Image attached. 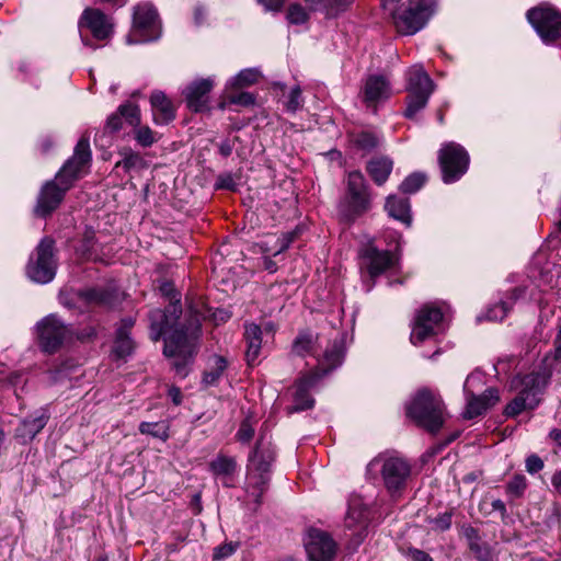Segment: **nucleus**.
<instances>
[{
  "label": "nucleus",
  "mask_w": 561,
  "mask_h": 561,
  "mask_svg": "<svg viewBox=\"0 0 561 561\" xmlns=\"http://www.w3.org/2000/svg\"><path fill=\"white\" fill-rule=\"evenodd\" d=\"M160 291L174 301L165 310L156 309L150 311V337L156 342L165 335L163 354L173 359L172 365L176 374L185 377L187 365L196 353L199 324L195 320L190 328L179 327L178 320L182 313V307L180 299L176 298V295H173V285L165 282L160 286Z\"/></svg>",
  "instance_id": "1"
},
{
  "label": "nucleus",
  "mask_w": 561,
  "mask_h": 561,
  "mask_svg": "<svg viewBox=\"0 0 561 561\" xmlns=\"http://www.w3.org/2000/svg\"><path fill=\"white\" fill-rule=\"evenodd\" d=\"M91 161L89 138L82 136L75 147L71 158L67 160L55 179L46 182L39 191L34 213L46 217L53 213L64 199L65 193L79 179Z\"/></svg>",
  "instance_id": "2"
},
{
  "label": "nucleus",
  "mask_w": 561,
  "mask_h": 561,
  "mask_svg": "<svg viewBox=\"0 0 561 561\" xmlns=\"http://www.w3.org/2000/svg\"><path fill=\"white\" fill-rule=\"evenodd\" d=\"M367 474L370 478L380 476L387 492L391 497H398L405 489L411 476V465L398 454L386 451L368 462Z\"/></svg>",
  "instance_id": "3"
},
{
  "label": "nucleus",
  "mask_w": 561,
  "mask_h": 561,
  "mask_svg": "<svg viewBox=\"0 0 561 561\" xmlns=\"http://www.w3.org/2000/svg\"><path fill=\"white\" fill-rule=\"evenodd\" d=\"M274 461V449L270 442L259 439L247 467L245 492L247 496L257 506L261 497L267 490L271 479V466Z\"/></svg>",
  "instance_id": "4"
},
{
  "label": "nucleus",
  "mask_w": 561,
  "mask_h": 561,
  "mask_svg": "<svg viewBox=\"0 0 561 561\" xmlns=\"http://www.w3.org/2000/svg\"><path fill=\"white\" fill-rule=\"evenodd\" d=\"M551 371L543 367L524 376H516L511 381V388L517 396L506 405V416H516L524 410L534 409L540 401V394L547 387Z\"/></svg>",
  "instance_id": "5"
},
{
  "label": "nucleus",
  "mask_w": 561,
  "mask_h": 561,
  "mask_svg": "<svg viewBox=\"0 0 561 561\" xmlns=\"http://www.w3.org/2000/svg\"><path fill=\"white\" fill-rule=\"evenodd\" d=\"M407 414L419 426L436 433L444 424V404L439 397L427 389L416 392L407 407Z\"/></svg>",
  "instance_id": "6"
},
{
  "label": "nucleus",
  "mask_w": 561,
  "mask_h": 561,
  "mask_svg": "<svg viewBox=\"0 0 561 561\" xmlns=\"http://www.w3.org/2000/svg\"><path fill=\"white\" fill-rule=\"evenodd\" d=\"M405 76L409 94L407 96L404 116L412 119L426 107L435 90V83L421 65H414L409 68Z\"/></svg>",
  "instance_id": "7"
},
{
  "label": "nucleus",
  "mask_w": 561,
  "mask_h": 561,
  "mask_svg": "<svg viewBox=\"0 0 561 561\" xmlns=\"http://www.w3.org/2000/svg\"><path fill=\"white\" fill-rule=\"evenodd\" d=\"M436 11L435 0H410L400 5L392 22L402 35H413L421 31Z\"/></svg>",
  "instance_id": "8"
},
{
  "label": "nucleus",
  "mask_w": 561,
  "mask_h": 561,
  "mask_svg": "<svg viewBox=\"0 0 561 561\" xmlns=\"http://www.w3.org/2000/svg\"><path fill=\"white\" fill-rule=\"evenodd\" d=\"M54 247V240L48 237L36 247L26 265V275L32 282L48 284L54 279L57 270Z\"/></svg>",
  "instance_id": "9"
},
{
  "label": "nucleus",
  "mask_w": 561,
  "mask_h": 561,
  "mask_svg": "<svg viewBox=\"0 0 561 561\" xmlns=\"http://www.w3.org/2000/svg\"><path fill=\"white\" fill-rule=\"evenodd\" d=\"M38 345L43 352L53 354L72 337V329L59 317L51 313L44 317L35 327Z\"/></svg>",
  "instance_id": "10"
},
{
  "label": "nucleus",
  "mask_w": 561,
  "mask_h": 561,
  "mask_svg": "<svg viewBox=\"0 0 561 561\" xmlns=\"http://www.w3.org/2000/svg\"><path fill=\"white\" fill-rule=\"evenodd\" d=\"M443 317L442 310L433 304L421 307L412 322L411 343L419 346L439 334L443 331Z\"/></svg>",
  "instance_id": "11"
},
{
  "label": "nucleus",
  "mask_w": 561,
  "mask_h": 561,
  "mask_svg": "<svg viewBox=\"0 0 561 561\" xmlns=\"http://www.w3.org/2000/svg\"><path fill=\"white\" fill-rule=\"evenodd\" d=\"M469 161V154L462 146L456 142L444 144L438 151L444 183L458 181L467 172Z\"/></svg>",
  "instance_id": "12"
},
{
  "label": "nucleus",
  "mask_w": 561,
  "mask_h": 561,
  "mask_svg": "<svg viewBox=\"0 0 561 561\" xmlns=\"http://www.w3.org/2000/svg\"><path fill=\"white\" fill-rule=\"evenodd\" d=\"M133 36L127 38L128 44L147 43L160 36V22L158 13L150 3L138 4L133 15Z\"/></svg>",
  "instance_id": "13"
},
{
  "label": "nucleus",
  "mask_w": 561,
  "mask_h": 561,
  "mask_svg": "<svg viewBox=\"0 0 561 561\" xmlns=\"http://www.w3.org/2000/svg\"><path fill=\"white\" fill-rule=\"evenodd\" d=\"M482 376L478 373L470 374L465 381L463 392L467 398V407L463 416L466 419H473L483 414L500 400L499 391L495 388H489L482 396H476L473 388L482 386Z\"/></svg>",
  "instance_id": "14"
},
{
  "label": "nucleus",
  "mask_w": 561,
  "mask_h": 561,
  "mask_svg": "<svg viewBox=\"0 0 561 561\" xmlns=\"http://www.w3.org/2000/svg\"><path fill=\"white\" fill-rule=\"evenodd\" d=\"M527 19L543 43L550 44L561 38V15L554 9H530Z\"/></svg>",
  "instance_id": "15"
},
{
  "label": "nucleus",
  "mask_w": 561,
  "mask_h": 561,
  "mask_svg": "<svg viewBox=\"0 0 561 561\" xmlns=\"http://www.w3.org/2000/svg\"><path fill=\"white\" fill-rule=\"evenodd\" d=\"M305 548L310 561H331L336 543L328 533L311 528L305 538Z\"/></svg>",
  "instance_id": "16"
},
{
  "label": "nucleus",
  "mask_w": 561,
  "mask_h": 561,
  "mask_svg": "<svg viewBox=\"0 0 561 561\" xmlns=\"http://www.w3.org/2000/svg\"><path fill=\"white\" fill-rule=\"evenodd\" d=\"M360 259L363 267L367 274L375 278L387 270L394 266L397 259L387 250H379L374 244L369 243L360 251Z\"/></svg>",
  "instance_id": "17"
},
{
  "label": "nucleus",
  "mask_w": 561,
  "mask_h": 561,
  "mask_svg": "<svg viewBox=\"0 0 561 561\" xmlns=\"http://www.w3.org/2000/svg\"><path fill=\"white\" fill-rule=\"evenodd\" d=\"M345 354L343 336L330 341L321 355L317 354L318 365L312 373H318L319 380L342 365Z\"/></svg>",
  "instance_id": "18"
},
{
  "label": "nucleus",
  "mask_w": 561,
  "mask_h": 561,
  "mask_svg": "<svg viewBox=\"0 0 561 561\" xmlns=\"http://www.w3.org/2000/svg\"><path fill=\"white\" fill-rule=\"evenodd\" d=\"M87 27L96 39H106L113 33V24L111 19L101 10L87 8L80 20L79 28Z\"/></svg>",
  "instance_id": "19"
},
{
  "label": "nucleus",
  "mask_w": 561,
  "mask_h": 561,
  "mask_svg": "<svg viewBox=\"0 0 561 561\" xmlns=\"http://www.w3.org/2000/svg\"><path fill=\"white\" fill-rule=\"evenodd\" d=\"M347 192L350 207L354 216L360 215L369 208V199L366 192L364 175L358 171L348 173Z\"/></svg>",
  "instance_id": "20"
},
{
  "label": "nucleus",
  "mask_w": 561,
  "mask_h": 561,
  "mask_svg": "<svg viewBox=\"0 0 561 561\" xmlns=\"http://www.w3.org/2000/svg\"><path fill=\"white\" fill-rule=\"evenodd\" d=\"M214 87L211 78L195 80L184 90L185 101L190 110L203 112L208 108V94Z\"/></svg>",
  "instance_id": "21"
},
{
  "label": "nucleus",
  "mask_w": 561,
  "mask_h": 561,
  "mask_svg": "<svg viewBox=\"0 0 561 561\" xmlns=\"http://www.w3.org/2000/svg\"><path fill=\"white\" fill-rule=\"evenodd\" d=\"M318 381V373H309L298 380L294 394V407L290 409V412L302 411L313 407L314 401L310 397L309 390L312 389Z\"/></svg>",
  "instance_id": "22"
},
{
  "label": "nucleus",
  "mask_w": 561,
  "mask_h": 561,
  "mask_svg": "<svg viewBox=\"0 0 561 561\" xmlns=\"http://www.w3.org/2000/svg\"><path fill=\"white\" fill-rule=\"evenodd\" d=\"M134 325L131 318L123 319L121 325L116 329L115 340L113 343L112 355L116 358H126L135 350V343L129 335Z\"/></svg>",
  "instance_id": "23"
},
{
  "label": "nucleus",
  "mask_w": 561,
  "mask_h": 561,
  "mask_svg": "<svg viewBox=\"0 0 561 561\" xmlns=\"http://www.w3.org/2000/svg\"><path fill=\"white\" fill-rule=\"evenodd\" d=\"M150 103L156 124H168L175 117L174 107L163 92L154 91L150 96Z\"/></svg>",
  "instance_id": "24"
},
{
  "label": "nucleus",
  "mask_w": 561,
  "mask_h": 561,
  "mask_svg": "<svg viewBox=\"0 0 561 561\" xmlns=\"http://www.w3.org/2000/svg\"><path fill=\"white\" fill-rule=\"evenodd\" d=\"M390 87L382 76H370L367 78L364 94L367 103H376L390 96Z\"/></svg>",
  "instance_id": "25"
},
{
  "label": "nucleus",
  "mask_w": 561,
  "mask_h": 561,
  "mask_svg": "<svg viewBox=\"0 0 561 561\" xmlns=\"http://www.w3.org/2000/svg\"><path fill=\"white\" fill-rule=\"evenodd\" d=\"M48 416L44 412L24 419L16 428V436L23 442L32 440L46 425Z\"/></svg>",
  "instance_id": "26"
},
{
  "label": "nucleus",
  "mask_w": 561,
  "mask_h": 561,
  "mask_svg": "<svg viewBox=\"0 0 561 561\" xmlns=\"http://www.w3.org/2000/svg\"><path fill=\"white\" fill-rule=\"evenodd\" d=\"M388 215L401 221L407 227L412 224L411 207L409 198L390 195L385 205Z\"/></svg>",
  "instance_id": "27"
},
{
  "label": "nucleus",
  "mask_w": 561,
  "mask_h": 561,
  "mask_svg": "<svg viewBox=\"0 0 561 561\" xmlns=\"http://www.w3.org/2000/svg\"><path fill=\"white\" fill-rule=\"evenodd\" d=\"M322 343L318 335L310 331H300L291 344V352L297 356L312 355L317 357V348Z\"/></svg>",
  "instance_id": "28"
},
{
  "label": "nucleus",
  "mask_w": 561,
  "mask_h": 561,
  "mask_svg": "<svg viewBox=\"0 0 561 561\" xmlns=\"http://www.w3.org/2000/svg\"><path fill=\"white\" fill-rule=\"evenodd\" d=\"M228 367V362L224 356L213 355L208 359L207 368L205 369L202 382L205 387L216 386Z\"/></svg>",
  "instance_id": "29"
},
{
  "label": "nucleus",
  "mask_w": 561,
  "mask_h": 561,
  "mask_svg": "<svg viewBox=\"0 0 561 561\" xmlns=\"http://www.w3.org/2000/svg\"><path fill=\"white\" fill-rule=\"evenodd\" d=\"M262 329L251 323L245 327L244 337L247 341V352L245 357L249 364H253L261 352V344H262Z\"/></svg>",
  "instance_id": "30"
},
{
  "label": "nucleus",
  "mask_w": 561,
  "mask_h": 561,
  "mask_svg": "<svg viewBox=\"0 0 561 561\" xmlns=\"http://www.w3.org/2000/svg\"><path fill=\"white\" fill-rule=\"evenodd\" d=\"M393 162L387 157L375 158L368 162L367 172L377 185H382L389 178Z\"/></svg>",
  "instance_id": "31"
},
{
  "label": "nucleus",
  "mask_w": 561,
  "mask_h": 561,
  "mask_svg": "<svg viewBox=\"0 0 561 561\" xmlns=\"http://www.w3.org/2000/svg\"><path fill=\"white\" fill-rule=\"evenodd\" d=\"M312 10L324 9L328 16L345 11L354 0H309Z\"/></svg>",
  "instance_id": "32"
},
{
  "label": "nucleus",
  "mask_w": 561,
  "mask_h": 561,
  "mask_svg": "<svg viewBox=\"0 0 561 561\" xmlns=\"http://www.w3.org/2000/svg\"><path fill=\"white\" fill-rule=\"evenodd\" d=\"M210 470L215 476L230 477L237 469V462L234 458L225 455H218L210 465Z\"/></svg>",
  "instance_id": "33"
},
{
  "label": "nucleus",
  "mask_w": 561,
  "mask_h": 561,
  "mask_svg": "<svg viewBox=\"0 0 561 561\" xmlns=\"http://www.w3.org/2000/svg\"><path fill=\"white\" fill-rule=\"evenodd\" d=\"M123 154V159L116 162L115 168H122L128 172L131 170H141L147 167L145 159L139 153L131 150H125Z\"/></svg>",
  "instance_id": "34"
},
{
  "label": "nucleus",
  "mask_w": 561,
  "mask_h": 561,
  "mask_svg": "<svg viewBox=\"0 0 561 561\" xmlns=\"http://www.w3.org/2000/svg\"><path fill=\"white\" fill-rule=\"evenodd\" d=\"M169 427L164 421L160 422H141L139 432L145 435L167 440L169 438Z\"/></svg>",
  "instance_id": "35"
},
{
  "label": "nucleus",
  "mask_w": 561,
  "mask_h": 561,
  "mask_svg": "<svg viewBox=\"0 0 561 561\" xmlns=\"http://www.w3.org/2000/svg\"><path fill=\"white\" fill-rule=\"evenodd\" d=\"M260 77V71L255 68H248L241 70L238 75L232 77L229 81V85L232 88H243L254 84Z\"/></svg>",
  "instance_id": "36"
},
{
  "label": "nucleus",
  "mask_w": 561,
  "mask_h": 561,
  "mask_svg": "<svg viewBox=\"0 0 561 561\" xmlns=\"http://www.w3.org/2000/svg\"><path fill=\"white\" fill-rule=\"evenodd\" d=\"M426 182V175L421 172H414L407 176L400 185V191L405 194L417 192Z\"/></svg>",
  "instance_id": "37"
},
{
  "label": "nucleus",
  "mask_w": 561,
  "mask_h": 561,
  "mask_svg": "<svg viewBox=\"0 0 561 561\" xmlns=\"http://www.w3.org/2000/svg\"><path fill=\"white\" fill-rule=\"evenodd\" d=\"M302 91L299 85L294 87L284 102V106L287 112L296 113L304 106Z\"/></svg>",
  "instance_id": "38"
},
{
  "label": "nucleus",
  "mask_w": 561,
  "mask_h": 561,
  "mask_svg": "<svg viewBox=\"0 0 561 561\" xmlns=\"http://www.w3.org/2000/svg\"><path fill=\"white\" fill-rule=\"evenodd\" d=\"M80 296L89 304L106 305L110 302V293L101 288L82 290Z\"/></svg>",
  "instance_id": "39"
},
{
  "label": "nucleus",
  "mask_w": 561,
  "mask_h": 561,
  "mask_svg": "<svg viewBox=\"0 0 561 561\" xmlns=\"http://www.w3.org/2000/svg\"><path fill=\"white\" fill-rule=\"evenodd\" d=\"M118 113L121 114L122 118H125L129 125L138 126L140 124V111L138 105L129 102L122 104L118 107Z\"/></svg>",
  "instance_id": "40"
},
{
  "label": "nucleus",
  "mask_w": 561,
  "mask_h": 561,
  "mask_svg": "<svg viewBox=\"0 0 561 561\" xmlns=\"http://www.w3.org/2000/svg\"><path fill=\"white\" fill-rule=\"evenodd\" d=\"M286 19L290 24L299 25L306 23L309 19V15L304 7L295 3L289 5Z\"/></svg>",
  "instance_id": "41"
},
{
  "label": "nucleus",
  "mask_w": 561,
  "mask_h": 561,
  "mask_svg": "<svg viewBox=\"0 0 561 561\" xmlns=\"http://www.w3.org/2000/svg\"><path fill=\"white\" fill-rule=\"evenodd\" d=\"M135 139L142 147H150L157 141L154 133L148 126H140L135 130Z\"/></svg>",
  "instance_id": "42"
},
{
  "label": "nucleus",
  "mask_w": 561,
  "mask_h": 561,
  "mask_svg": "<svg viewBox=\"0 0 561 561\" xmlns=\"http://www.w3.org/2000/svg\"><path fill=\"white\" fill-rule=\"evenodd\" d=\"M508 311V304L506 301H501L500 304L489 308L484 317L486 320L490 321H502L506 317Z\"/></svg>",
  "instance_id": "43"
},
{
  "label": "nucleus",
  "mask_w": 561,
  "mask_h": 561,
  "mask_svg": "<svg viewBox=\"0 0 561 561\" xmlns=\"http://www.w3.org/2000/svg\"><path fill=\"white\" fill-rule=\"evenodd\" d=\"M364 522H365V511L363 508L350 506L346 517H345V526L347 528H353L356 525H359L362 527Z\"/></svg>",
  "instance_id": "44"
},
{
  "label": "nucleus",
  "mask_w": 561,
  "mask_h": 561,
  "mask_svg": "<svg viewBox=\"0 0 561 561\" xmlns=\"http://www.w3.org/2000/svg\"><path fill=\"white\" fill-rule=\"evenodd\" d=\"M527 486L526 478L522 474H516L507 483V492L514 496H520Z\"/></svg>",
  "instance_id": "45"
},
{
  "label": "nucleus",
  "mask_w": 561,
  "mask_h": 561,
  "mask_svg": "<svg viewBox=\"0 0 561 561\" xmlns=\"http://www.w3.org/2000/svg\"><path fill=\"white\" fill-rule=\"evenodd\" d=\"M379 140L377 136L371 133H362L356 138V144L363 150H371L377 147Z\"/></svg>",
  "instance_id": "46"
},
{
  "label": "nucleus",
  "mask_w": 561,
  "mask_h": 561,
  "mask_svg": "<svg viewBox=\"0 0 561 561\" xmlns=\"http://www.w3.org/2000/svg\"><path fill=\"white\" fill-rule=\"evenodd\" d=\"M238 548L237 543H225L221 546H218L214 549L213 559L216 561L224 560L230 556H232Z\"/></svg>",
  "instance_id": "47"
},
{
  "label": "nucleus",
  "mask_w": 561,
  "mask_h": 561,
  "mask_svg": "<svg viewBox=\"0 0 561 561\" xmlns=\"http://www.w3.org/2000/svg\"><path fill=\"white\" fill-rule=\"evenodd\" d=\"M215 187L218 190H230L234 191L237 188V182L231 173H222L217 176Z\"/></svg>",
  "instance_id": "48"
},
{
  "label": "nucleus",
  "mask_w": 561,
  "mask_h": 561,
  "mask_svg": "<svg viewBox=\"0 0 561 561\" xmlns=\"http://www.w3.org/2000/svg\"><path fill=\"white\" fill-rule=\"evenodd\" d=\"M451 512H445L435 517L431 523L433 528L439 531L448 530L451 526Z\"/></svg>",
  "instance_id": "49"
},
{
  "label": "nucleus",
  "mask_w": 561,
  "mask_h": 561,
  "mask_svg": "<svg viewBox=\"0 0 561 561\" xmlns=\"http://www.w3.org/2000/svg\"><path fill=\"white\" fill-rule=\"evenodd\" d=\"M525 466L528 473L535 474L543 469V460L533 454L526 458Z\"/></svg>",
  "instance_id": "50"
},
{
  "label": "nucleus",
  "mask_w": 561,
  "mask_h": 561,
  "mask_svg": "<svg viewBox=\"0 0 561 561\" xmlns=\"http://www.w3.org/2000/svg\"><path fill=\"white\" fill-rule=\"evenodd\" d=\"M253 435L254 428L251 423L248 420L243 421L237 433L238 439L242 443H248L253 437Z\"/></svg>",
  "instance_id": "51"
},
{
  "label": "nucleus",
  "mask_w": 561,
  "mask_h": 561,
  "mask_svg": "<svg viewBox=\"0 0 561 561\" xmlns=\"http://www.w3.org/2000/svg\"><path fill=\"white\" fill-rule=\"evenodd\" d=\"M297 230H294V231H290V232H286L284 233L278 240V248L277 250L273 253V255H277L279 253H282L283 251L287 250L289 248V245L293 243V241L295 240L296 236H297Z\"/></svg>",
  "instance_id": "52"
},
{
  "label": "nucleus",
  "mask_w": 561,
  "mask_h": 561,
  "mask_svg": "<svg viewBox=\"0 0 561 561\" xmlns=\"http://www.w3.org/2000/svg\"><path fill=\"white\" fill-rule=\"evenodd\" d=\"M229 102L232 104L249 106L254 104L255 99L254 96L249 92H241L236 95L229 96Z\"/></svg>",
  "instance_id": "53"
},
{
  "label": "nucleus",
  "mask_w": 561,
  "mask_h": 561,
  "mask_svg": "<svg viewBox=\"0 0 561 561\" xmlns=\"http://www.w3.org/2000/svg\"><path fill=\"white\" fill-rule=\"evenodd\" d=\"M405 556L411 561H434L433 558L427 552L416 548H409L405 551Z\"/></svg>",
  "instance_id": "54"
},
{
  "label": "nucleus",
  "mask_w": 561,
  "mask_h": 561,
  "mask_svg": "<svg viewBox=\"0 0 561 561\" xmlns=\"http://www.w3.org/2000/svg\"><path fill=\"white\" fill-rule=\"evenodd\" d=\"M106 128L110 131H117L122 128V116L118 111L107 118Z\"/></svg>",
  "instance_id": "55"
},
{
  "label": "nucleus",
  "mask_w": 561,
  "mask_h": 561,
  "mask_svg": "<svg viewBox=\"0 0 561 561\" xmlns=\"http://www.w3.org/2000/svg\"><path fill=\"white\" fill-rule=\"evenodd\" d=\"M525 295V288L523 287H515L508 295V298L507 300H505L508 306H510V309L513 307V305L519 299L522 298L523 296Z\"/></svg>",
  "instance_id": "56"
},
{
  "label": "nucleus",
  "mask_w": 561,
  "mask_h": 561,
  "mask_svg": "<svg viewBox=\"0 0 561 561\" xmlns=\"http://www.w3.org/2000/svg\"><path fill=\"white\" fill-rule=\"evenodd\" d=\"M381 1H382L383 9L389 12L391 18H393L394 14H397L400 9L399 3L401 0H381Z\"/></svg>",
  "instance_id": "57"
},
{
  "label": "nucleus",
  "mask_w": 561,
  "mask_h": 561,
  "mask_svg": "<svg viewBox=\"0 0 561 561\" xmlns=\"http://www.w3.org/2000/svg\"><path fill=\"white\" fill-rule=\"evenodd\" d=\"M266 10L278 11L283 7L285 0H257Z\"/></svg>",
  "instance_id": "58"
},
{
  "label": "nucleus",
  "mask_w": 561,
  "mask_h": 561,
  "mask_svg": "<svg viewBox=\"0 0 561 561\" xmlns=\"http://www.w3.org/2000/svg\"><path fill=\"white\" fill-rule=\"evenodd\" d=\"M551 484L554 491L561 495V470L556 471L551 477Z\"/></svg>",
  "instance_id": "59"
},
{
  "label": "nucleus",
  "mask_w": 561,
  "mask_h": 561,
  "mask_svg": "<svg viewBox=\"0 0 561 561\" xmlns=\"http://www.w3.org/2000/svg\"><path fill=\"white\" fill-rule=\"evenodd\" d=\"M233 145L229 140H224L219 144V152L224 157H229L232 152Z\"/></svg>",
  "instance_id": "60"
},
{
  "label": "nucleus",
  "mask_w": 561,
  "mask_h": 561,
  "mask_svg": "<svg viewBox=\"0 0 561 561\" xmlns=\"http://www.w3.org/2000/svg\"><path fill=\"white\" fill-rule=\"evenodd\" d=\"M491 506H492L493 511L500 512L503 515L506 513L505 503L500 499L493 500L491 503Z\"/></svg>",
  "instance_id": "61"
},
{
  "label": "nucleus",
  "mask_w": 561,
  "mask_h": 561,
  "mask_svg": "<svg viewBox=\"0 0 561 561\" xmlns=\"http://www.w3.org/2000/svg\"><path fill=\"white\" fill-rule=\"evenodd\" d=\"M554 359L561 360V337H556L554 340Z\"/></svg>",
  "instance_id": "62"
},
{
  "label": "nucleus",
  "mask_w": 561,
  "mask_h": 561,
  "mask_svg": "<svg viewBox=\"0 0 561 561\" xmlns=\"http://www.w3.org/2000/svg\"><path fill=\"white\" fill-rule=\"evenodd\" d=\"M550 437L559 445L561 446V430H552L550 432Z\"/></svg>",
  "instance_id": "63"
},
{
  "label": "nucleus",
  "mask_w": 561,
  "mask_h": 561,
  "mask_svg": "<svg viewBox=\"0 0 561 561\" xmlns=\"http://www.w3.org/2000/svg\"><path fill=\"white\" fill-rule=\"evenodd\" d=\"M264 266L267 271H270L271 273L275 272L276 271V264L275 262H273L270 257H265L264 259Z\"/></svg>",
  "instance_id": "64"
}]
</instances>
